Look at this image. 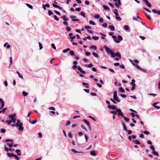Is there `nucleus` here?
I'll return each instance as SVG.
<instances>
[{
    "label": "nucleus",
    "mask_w": 160,
    "mask_h": 160,
    "mask_svg": "<svg viewBox=\"0 0 160 160\" xmlns=\"http://www.w3.org/2000/svg\"><path fill=\"white\" fill-rule=\"evenodd\" d=\"M22 123L21 122L19 119H17V123L16 126L18 127V130L20 131H22L23 130V127H22Z\"/></svg>",
    "instance_id": "nucleus-1"
},
{
    "label": "nucleus",
    "mask_w": 160,
    "mask_h": 160,
    "mask_svg": "<svg viewBox=\"0 0 160 160\" xmlns=\"http://www.w3.org/2000/svg\"><path fill=\"white\" fill-rule=\"evenodd\" d=\"M112 37L113 38L114 41L117 43H119L120 42V41H122L123 39L122 37L120 35H119L118 36V39L117 37L115 35L112 36Z\"/></svg>",
    "instance_id": "nucleus-2"
},
{
    "label": "nucleus",
    "mask_w": 160,
    "mask_h": 160,
    "mask_svg": "<svg viewBox=\"0 0 160 160\" xmlns=\"http://www.w3.org/2000/svg\"><path fill=\"white\" fill-rule=\"evenodd\" d=\"M77 68V69L79 71V72L85 74H86V72L85 71H83L81 68L80 67L76 65H74L72 67V68L73 69H75L76 68Z\"/></svg>",
    "instance_id": "nucleus-3"
},
{
    "label": "nucleus",
    "mask_w": 160,
    "mask_h": 160,
    "mask_svg": "<svg viewBox=\"0 0 160 160\" xmlns=\"http://www.w3.org/2000/svg\"><path fill=\"white\" fill-rule=\"evenodd\" d=\"M113 98L114 100L118 102H120V100L117 96V92L116 91H115L114 92Z\"/></svg>",
    "instance_id": "nucleus-4"
},
{
    "label": "nucleus",
    "mask_w": 160,
    "mask_h": 160,
    "mask_svg": "<svg viewBox=\"0 0 160 160\" xmlns=\"http://www.w3.org/2000/svg\"><path fill=\"white\" fill-rule=\"evenodd\" d=\"M116 57L119 58V59L121 58V56L119 53L118 52H117L116 53H115L114 52H113L112 54L111 57L113 58H114Z\"/></svg>",
    "instance_id": "nucleus-5"
},
{
    "label": "nucleus",
    "mask_w": 160,
    "mask_h": 160,
    "mask_svg": "<svg viewBox=\"0 0 160 160\" xmlns=\"http://www.w3.org/2000/svg\"><path fill=\"white\" fill-rule=\"evenodd\" d=\"M117 112H118V115L119 116H121L122 118H123L124 117V114L120 109H118L117 110Z\"/></svg>",
    "instance_id": "nucleus-6"
},
{
    "label": "nucleus",
    "mask_w": 160,
    "mask_h": 160,
    "mask_svg": "<svg viewBox=\"0 0 160 160\" xmlns=\"http://www.w3.org/2000/svg\"><path fill=\"white\" fill-rule=\"evenodd\" d=\"M105 49L106 51L108 53H109L112 56V55L113 53V52L112 51L111 49L108 47H105Z\"/></svg>",
    "instance_id": "nucleus-7"
},
{
    "label": "nucleus",
    "mask_w": 160,
    "mask_h": 160,
    "mask_svg": "<svg viewBox=\"0 0 160 160\" xmlns=\"http://www.w3.org/2000/svg\"><path fill=\"white\" fill-rule=\"evenodd\" d=\"M70 18L71 19H72V21H79V20L78 19H74V18H76V16H73V15L71 16L70 17Z\"/></svg>",
    "instance_id": "nucleus-8"
},
{
    "label": "nucleus",
    "mask_w": 160,
    "mask_h": 160,
    "mask_svg": "<svg viewBox=\"0 0 160 160\" xmlns=\"http://www.w3.org/2000/svg\"><path fill=\"white\" fill-rule=\"evenodd\" d=\"M84 28L86 29H88V32L90 33H93L92 31L90 30H89V29H91V28L89 26H86L84 27Z\"/></svg>",
    "instance_id": "nucleus-9"
},
{
    "label": "nucleus",
    "mask_w": 160,
    "mask_h": 160,
    "mask_svg": "<svg viewBox=\"0 0 160 160\" xmlns=\"http://www.w3.org/2000/svg\"><path fill=\"white\" fill-rule=\"evenodd\" d=\"M0 102L1 103V105L0 107V109H2V108H3L4 106V103L3 100L0 98Z\"/></svg>",
    "instance_id": "nucleus-10"
},
{
    "label": "nucleus",
    "mask_w": 160,
    "mask_h": 160,
    "mask_svg": "<svg viewBox=\"0 0 160 160\" xmlns=\"http://www.w3.org/2000/svg\"><path fill=\"white\" fill-rule=\"evenodd\" d=\"M117 2L118 3H115V5L118 8H119L121 5L120 0H118Z\"/></svg>",
    "instance_id": "nucleus-11"
},
{
    "label": "nucleus",
    "mask_w": 160,
    "mask_h": 160,
    "mask_svg": "<svg viewBox=\"0 0 160 160\" xmlns=\"http://www.w3.org/2000/svg\"><path fill=\"white\" fill-rule=\"evenodd\" d=\"M143 2L145 3L146 5L149 8L151 7V5L150 4L148 0H143Z\"/></svg>",
    "instance_id": "nucleus-12"
},
{
    "label": "nucleus",
    "mask_w": 160,
    "mask_h": 160,
    "mask_svg": "<svg viewBox=\"0 0 160 160\" xmlns=\"http://www.w3.org/2000/svg\"><path fill=\"white\" fill-rule=\"evenodd\" d=\"M52 6H53V7L54 8H58L60 10H62V8L61 7L57 5H56L55 4H54V3H53L52 4Z\"/></svg>",
    "instance_id": "nucleus-13"
},
{
    "label": "nucleus",
    "mask_w": 160,
    "mask_h": 160,
    "mask_svg": "<svg viewBox=\"0 0 160 160\" xmlns=\"http://www.w3.org/2000/svg\"><path fill=\"white\" fill-rule=\"evenodd\" d=\"M159 103V102H155L153 104L152 106L154 107L155 108L159 109L160 108V106H157L156 105L158 104Z\"/></svg>",
    "instance_id": "nucleus-14"
},
{
    "label": "nucleus",
    "mask_w": 160,
    "mask_h": 160,
    "mask_svg": "<svg viewBox=\"0 0 160 160\" xmlns=\"http://www.w3.org/2000/svg\"><path fill=\"white\" fill-rule=\"evenodd\" d=\"M108 107L109 109L113 110H115L116 109V107L114 105H109Z\"/></svg>",
    "instance_id": "nucleus-15"
},
{
    "label": "nucleus",
    "mask_w": 160,
    "mask_h": 160,
    "mask_svg": "<svg viewBox=\"0 0 160 160\" xmlns=\"http://www.w3.org/2000/svg\"><path fill=\"white\" fill-rule=\"evenodd\" d=\"M16 116V114L15 113H13L12 115L10 114L8 116V118H11V119L14 118Z\"/></svg>",
    "instance_id": "nucleus-16"
},
{
    "label": "nucleus",
    "mask_w": 160,
    "mask_h": 160,
    "mask_svg": "<svg viewBox=\"0 0 160 160\" xmlns=\"http://www.w3.org/2000/svg\"><path fill=\"white\" fill-rule=\"evenodd\" d=\"M83 121L88 126L89 128H90V123L86 119H84L83 120Z\"/></svg>",
    "instance_id": "nucleus-17"
},
{
    "label": "nucleus",
    "mask_w": 160,
    "mask_h": 160,
    "mask_svg": "<svg viewBox=\"0 0 160 160\" xmlns=\"http://www.w3.org/2000/svg\"><path fill=\"white\" fill-rule=\"evenodd\" d=\"M71 151L73 152L74 153H83L84 152H83L82 151H80V152H78L76 150L74 149H71Z\"/></svg>",
    "instance_id": "nucleus-18"
},
{
    "label": "nucleus",
    "mask_w": 160,
    "mask_h": 160,
    "mask_svg": "<svg viewBox=\"0 0 160 160\" xmlns=\"http://www.w3.org/2000/svg\"><path fill=\"white\" fill-rule=\"evenodd\" d=\"M62 18L65 21H67L69 20L68 18H67L65 16H62Z\"/></svg>",
    "instance_id": "nucleus-19"
},
{
    "label": "nucleus",
    "mask_w": 160,
    "mask_h": 160,
    "mask_svg": "<svg viewBox=\"0 0 160 160\" xmlns=\"http://www.w3.org/2000/svg\"><path fill=\"white\" fill-rule=\"evenodd\" d=\"M132 142L136 144L139 145L140 144V142L138 140H133Z\"/></svg>",
    "instance_id": "nucleus-20"
},
{
    "label": "nucleus",
    "mask_w": 160,
    "mask_h": 160,
    "mask_svg": "<svg viewBox=\"0 0 160 160\" xmlns=\"http://www.w3.org/2000/svg\"><path fill=\"white\" fill-rule=\"evenodd\" d=\"M15 152L18 156H20L21 155V152L20 150L16 149Z\"/></svg>",
    "instance_id": "nucleus-21"
},
{
    "label": "nucleus",
    "mask_w": 160,
    "mask_h": 160,
    "mask_svg": "<svg viewBox=\"0 0 160 160\" xmlns=\"http://www.w3.org/2000/svg\"><path fill=\"white\" fill-rule=\"evenodd\" d=\"M135 81L134 79H133L132 80V82L131 84L132 86H135L136 85L135 84Z\"/></svg>",
    "instance_id": "nucleus-22"
},
{
    "label": "nucleus",
    "mask_w": 160,
    "mask_h": 160,
    "mask_svg": "<svg viewBox=\"0 0 160 160\" xmlns=\"http://www.w3.org/2000/svg\"><path fill=\"white\" fill-rule=\"evenodd\" d=\"M122 125L123 127V129L126 131H128V129L127 128L126 126V125L124 123H122Z\"/></svg>",
    "instance_id": "nucleus-23"
},
{
    "label": "nucleus",
    "mask_w": 160,
    "mask_h": 160,
    "mask_svg": "<svg viewBox=\"0 0 160 160\" xmlns=\"http://www.w3.org/2000/svg\"><path fill=\"white\" fill-rule=\"evenodd\" d=\"M9 62L10 64L9 66V67H10L12 65V59L11 57H10L9 58Z\"/></svg>",
    "instance_id": "nucleus-24"
},
{
    "label": "nucleus",
    "mask_w": 160,
    "mask_h": 160,
    "mask_svg": "<svg viewBox=\"0 0 160 160\" xmlns=\"http://www.w3.org/2000/svg\"><path fill=\"white\" fill-rule=\"evenodd\" d=\"M123 29L125 30L128 31L129 29V27L128 25H125L124 26Z\"/></svg>",
    "instance_id": "nucleus-25"
},
{
    "label": "nucleus",
    "mask_w": 160,
    "mask_h": 160,
    "mask_svg": "<svg viewBox=\"0 0 160 160\" xmlns=\"http://www.w3.org/2000/svg\"><path fill=\"white\" fill-rule=\"evenodd\" d=\"M90 154L93 156H95L96 155V153L94 151H92L90 152Z\"/></svg>",
    "instance_id": "nucleus-26"
},
{
    "label": "nucleus",
    "mask_w": 160,
    "mask_h": 160,
    "mask_svg": "<svg viewBox=\"0 0 160 160\" xmlns=\"http://www.w3.org/2000/svg\"><path fill=\"white\" fill-rule=\"evenodd\" d=\"M100 34L102 35V36L101 37V38L103 39H105L106 40V38H105V37H106V35L105 34H104L103 33H100Z\"/></svg>",
    "instance_id": "nucleus-27"
},
{
    "label": "nucleus",
    "mask_w": 160,
    "mask_h": 160,
    "mask_svg": "<svg viewBox=\"0 0 160 160\" xmlns=\"http://www.w3.org/2000/svg\"><path fill=\"white\" fill-rule=\"evenodd\" d=\"M103 7L104 8V9H105V10H108V11L110 10L109 8L108 7V6H106V5H103Z\"/></svg>",
    "instance_id": "nucleus-28"
},
{
    "label": "nucleus",
    "mask_w": 160,
    "mask_h": 160,
    "mask_svg": "<svg viewBox=\"0 0 160 160\" xmlns=\"http://www.w3.org/2000/svg\"><path fill=\"white\" fill-rule=\"evenodd\" d=\"M109 28L112 31H114L115 30V28L113 26L110 25L109 26Z\"/></svg>",
    "instance_id": "nucleus-29"
},
{
    "label": "nucleus",
    "mask_w": 160,
    "mask_h": 160,
    "mask_svg": "<svg viewBox=\"0 0 160 160\" xmlns=\"http://www.w3.org/2000/svg\"><path fill=\"white\" fill-rule=\"evenodd\" d=\"M82 85L83 86H86V87H85V88H88V83L83 82L82 83Z\"/></svg>",
    "instance_id": "nucleus-30"
},
{
    "label": "nucleus",
    "mask_w": 160,
    "mask_h": 160,
    "mask_svg": "<svg viewBox=\"0 0 160 160\" xmlns=\"http://www.w3.org/2000/svg\"><path fill=\"white\" fill-rule=\"evenodd\" d=\"M70 50V49L69 48H68L66 49H64L62 51V52L63 53H66L68 52Z\"/></svg>",
    "instance_id": "nucleus-31"
},
{
    "label": "nucleus",
    "mask_w": 160,
    "mask_h": 160,
    "mask_svg": "<svg viewBox=\"0 0 160 160\" xmlns=\"http://www.w3.org/2000/svg\"><path fill=\"white\" fill-rule=\"evenodd\" d=\"M90 48L91 49H94L96 50H97V47L95 46L92 45L90 46Z\"/></svg>",
    "instance_id": "nucleus-32"
},
{
    "label": "nucleus",
    "mask_w": 160,
    "mask_h": 160,
    "mask_svg": "<svg viewBox=\"0 0 160 160\" xmlns=\"http://www.w3.org/2000/svg\"><path fill=\"white\" fill-rule=\"evenodd\" d=\"M6 122L7 123L8 125H10L11 124L12 122L11 121V120L10 119L9 120H6Z\"/></svg>",
    "instance_id": "nucleus-33"
},
{
    "label": "nucleus",
    "mask_w": 160,
    "mask_h": 160,
    "mask_svg": "<svg viewBox=\"0 0 160 160\" xmlns=\"http://www.w3.org/2000/svg\"><path fill=\"white\" fill-rule=\"evenodd\" d=\"M132 65L133 66H135V67L138 69L140 70L141 69V68L138 65H136L135 63L132 64Z\"/></svg>",
    "instance_id": "nucleus-34"
},
{
    "label": "nucleus",
    "mask_w": 160,
    "mask_h": 160,
    "mask_svg": "<svg viewBox=\"0 0 160 160\" xmlns=\"http://www.w3.org/2000/svg\"><path fill=\"white\" fill-rule=\"evenodd\" d=\"M16 73L18 74V77L22 79H23V76L22 75L20 74V73L18 71L16 72Z\"/></svg>",
    "instance_id": "nucleus-35"
},
{
    "label": "nucleus",
    "mask_w": 160,
    "mask_h": 160,
    "mask_svg": "<svg viewBox=\"0 0 160 160\" xmlns=\"http://www.w3.org/2000/svg\"><path fill=\"white\" fill-rule=\"evenodd\" d=\"M26 5L29 8H30V9L33 8V7L31 5H30L29 4H28V3H26Z\"/></svg>",
    "instance_id": "nucleus-36"
},
{
    "label": "nucleus",
    "mask_w": 160,
    "mask_h": 160,
    "mask_svg": "<svg viewBox=\"0 0 160 160\" xmlns=\"http://www.w3.org/2000/svg\"><path fill=\"white\" fill-rule=\"evenodd\" d=\"M119 91L122 93H124L125 92V90L124 89H123L121 87L119 88Z\"/></svg>",
    "instance_id": "nucleus-37"
},
{
    "label": "nucleus",
    "mask_w": 160,
    "mask_h": 160,
    "mask_svg": "<svg viewBox=\"0 0 160 160\" xmlns=\"http://www.w3.org/2000/svg\"><path fill=\"white\" fill-rule=\"evenodd\" d=\"M69 53L72 56H75V54H74V52L72 51H71L69 52Z\"/></svg>",
    "instance_id": "nucleus-38"
},
{
    "label": "nucleus",
    "mask_w": 160,
    "mask_h": 160,
    "mask_svg": "<svg viewBox=\"0 0 160 160\" xmlns=\"http://www.w3.org/2000/svg\"><path fill=\"white\" fill-rule=\"evenodd\" d=\"M22 94L23 96H27L28 95V92H27L24 91H23L22 92Z\"/></svg>",
    "instance_id": "nucleus-39"
},
{
    "label": "nucleus",
    "mask_w": 160,
    "mask_h": 160,
    "mask_svg": "<svg viewBox=\"0 0 160 160\" xmlns=\"http://www.w3.org/2000/svg\"><path fill=\"white\" fill-rule=\"evenodd\" d=\"M92 54L95 58H98L99 57V56L98 55V54L95 52H92Z\"/></svg>",
    "instance_id": "nucleus-40"
},
{
    "label": "nucleus",
    "mask_w": 160,
    "mask_h": 160,
    "mask_svg": "<svg viewBox=\"0 0 160 160\" xmlns=\"http://www.w3.org/2000/svg\"><path fill=\"white\" fill-rule=\"evenodd\" d=\"M6 132L5 129L4 128H2L0 130V132L3 133H4Z\"/></svg>",
    "instance_id": "nucleus-41"
},
{
    "label": "nucleus",
    "mask_w": 160,
    "mask_h": 160,
    "mask_svg": "<svg viewBox=\"0 0 160 160\" xmlns=\"http://www.w3.org/2000/svg\"><path fill=\"white\" fill-rule=\"evenodd\" d=\"M124 119L125 120V121L126 122H128L129 121V119L128 118H127L125 117L124 116L123 117Z\"/></svg>",
    "instance_id": "nucleus-42"
},
{
    "label": "nucleus",
    "mask_w": 160,
    "mask_h": 160,
    "mask_svg": "<svg viewBox=\"0 0 160 160\" xmlns=\"http://www.w3.org/2000/svg\"><path fill=\"white\" fill-rule=\"evenodd\" d=\"M7 154L8 156L9 157H14V154L13 153H8Z\"/></svg>",
    "instance_id": "nucleus-43"
},
{
    "label": "nucleus",
    "mask_w": 160,
    "mask_h": 160,
    "mask_svg": "<svg viewBox=\"0 0 160 160\" xmlns=\"http://www.w3.org/2000/svg\"><path fill=\"white\" fill-rule=\"evenodd\" d=\"M29 122L30 123L33 124L36 123L37 122V120H34L32 122L30 120H29Z\"/></svg>",
    "instance_id": "nucleus-44"
},
{
    "label": "nucleus",
    "mask_w": 160,
    "mask_h": 160,
    "mask_svg": "<svg viewBox=\"0 0 160 160\" xmlns=\"http://www.w3.org/2000/svg\"><path fill=\"white\" fill-rule=\"evenodd\" d=\"M144 14H145L146 17H147V18L149 20H151V18H150V16H149V15H148L147 13L146 12H145L144 13Z\"/></svg>",
    "instance_id": "nucleus-45"
},
{
    "label": "nucleus",
    "mask_w": 160,
    "mask_h": 160,
    "mask_svg": "<svg viewBox=\"0 0 160 160\" xmlns=\"http://www.w3.org/2000/svg\"><path fill=\"white\" fill-rule=\"evenodd\" d=\"M92 38L95 40H97L99 39V38L97 36H92Z\"/></svg>",
    "instance_id": "nucleus-46"
},
{
    "label": "nucleus",
    "mask_w": 160,
    "mask_h": 160,
    "mask_svg": "<svg viewBox=\"0 0 160 160\" xmlns=\"http://www.w3.org/2000/svg\"><path fill=\"white\" fill-rule=\"evenodd\" d=\"M115 18L118 21H120L121 20V18L119 17L116 16Z\"/></svg>",
    "instance_id": "nucleus-47"
},
{
    "label": "nucleus",
    "mask_w": 160,
    "mask_h": 160,
    "mask_svg": "<svg viewBox=\"0 0 160 160\" xmlns=\"http://www.w3.org/2000/svg\"><path fill=\"white\" fill-rule=\"evenodd\" d=\"M80 15L83 17L84 18H85V14L84 12H80Z\"/></svg>",
    "instance_id": "nucleus-48"
},
{
    "label": "nucleus",
    "mask_w": 160,
    "mask_h": 160,
    "mask_svg": "<svg viewBox=\"0 0 160 160\" xmlns=\"http://www.w3.org/2000/svg\"><path fill=\"white\" fill-rule=\"evenodd\" d=\"M39 49L40 50L42 49L43 48L42 44L40 42H39Z\"/></svg>",
    "instance_id": "nucleus-49"
},
{
    "label": "nucleus",
    "mask_w": 160,
    "mask_h": 160,
    "mask_svg": "<svg viewBox=\"0 0 160 160\" xmlns=\"http://www.w3.org/2000/svg\"><path fill=\"white\" fill-rule=\"evenodd\" d=\"M89 23L91 25H95V23L93 21H90L89 22Z\"/></svg>",
    "instance_id": "nucleus-50"
},
{
    "label": "nucleus",
    "mask_w": 160,
    "mask_h": 160,
    "mask_svg": "<svg viewBox=\"0 0 160 160\" xmlns=\"http://www.w3.org/2000/svg\"><path fill=\"white\" fill-rule=\"evenodd\" d=\"M54 18L55 20L57 21H58L59 20V18L57 17L56 15H54L53 17Z\"/></svg>",
    "instance_id": "nucleus-51"
},
{
    "label": "nucleus",
    "mask_w": 160,
    "mask_h": 160,
    "mask_svg": "<svg viewBox=\"0 0 160 160\" xmlns=\"http://www.w3.org/2000/svg\"><path fill=\"white\" fill-rule=\"evenodd\" d=\"M153 154L154 155L157 156H159L158 153L157 152L155 151L153 152Z\"/></svg>",
    "instance_id": "nucleus-52"
},
{
    "label": "nucleus",
    "mask_w": 160,
    "mask_h": 160,
    "mask_svg": "<svg viewBox=\"0 0 160 160\" xmlns=\"http://www.w3.org/2000/svg\"><path fill=\"white\" fill-rule=\"evenodd\" d=\"M51 47L54 50L56 49V47L54 44L53 43H52L51 44Z\"/></svg>",
    "instance_id": "nucleus-53"
},
{
    "label": "nucleus",
    "mask_w": 160,
    "mask_h": 160,
    "mask_svg": "<svg viewBox=\"0 0 160 160\" xmlns=\"http://www.w3.org/2000/svg\"><path fill=\"white\" fill-rule=\"evenodd\" d=\"M84 137L85 139L86 142H88V136L86 134L84 135Z\"/></svg>",
    "instance_id": "nucleus-54"
},
{
    "label": "nucleus",
    "mask_w": 160,
    "mask_h": 160,
    "mask_svg": "<svg viewBox=\"0 0 160 160\" xmlns=\"http://www.w3.org/2000/svg\"><path fill=\"white\" fill-rule=\"evenodd\" d=\"M81 126L83 129L85 130L87 132L88 131L87 129L83 125H81Z\"/></svg>",
    "instance_id": "nucleus-55"
},
{
    "label": "nucleus",
    "mask_w": 160,
    "mask_h": 160,
    "mask_svg": "<svg viewBox=\"0 0 160 160\" xmlns=\"http://www.w3.org/2000/svg\"><path fill=\"white\" fill-rule=\"evenodd\" d=\"M94 18L96 19H98L100 18V15L98 14L94 16Z\"/></svg>",
    "instance_id": "nucleus-56"
},
{
    "label": "nucleus",
    "mask_w": 160,
    "mask_h": 160,
    "mask_svg": "<svg viewBox=\"0 0 160 160\" xmlns=\"http://www.w3.org/2000/svg\"><path fill=\"white\" fill-rule=\"evenodd\" d=\"M6 110V108H3L2 110H0V113H1L2 112L4 113Z\"/></svg>",
    "instance_id": "nucleus-57"
},
{
    "label": "nucleus",
    "mask_w": 160,
    "mask_h": 160,
    "mask_svg": "<svg viewBox=\"0 0 160 160\" xmlns=\"http://www.w3.org/2000/svg\"><path fill=\"white\" fill-rule=\"evenodd\" d=\"M6 142H13V139H7L6 140Z\"/></svg>",
    "instance_id": "nucleus-58"
},
{
    "label": "nucleus",
    "mask_w": 160,
    "mask_h": 160,
    "mask_svg": "<svg viewBox=\"0 0 160 160\" xmlns=\"http://www.w3.org/2000/svg\"><path fill=\"white\" fill-rule=\"evenodd\" d=\"M111 113L113 115H115L117 114V112L116 111H112L111 112Z\"/></svg>",
    "instance_id": "nucleus-59"
},
{
    "label": "nucleus",
    "mask_w": 160,
    "mask_h": 160,
    "mask_svg": "<svg viewBox=\"0 0 160 160\" xmlns=\"http://www.w3.org/2000/svg\"><path fill=\"white\" fill-rule=\"evenodd\" d=\"M54 12L57 14H58V15H59V16H60L61 15V14L59 12H58V11H56V10H54Z\"/></svg>",
    "instance_id": "nucleus-60"
},
{
    "label": "nucleus",
    "mask_w": 160,
    "mask_h": 160,
    "mask_svg": "<svg viewBox=\"0 0 160 160\" xmlns=\"http://www.w3.org/2000/svg\"><path fill=\"white\" fill-rule=\"evenodd\" d=\"M150 148L152 149V151H154L155 149L154 147L153 146H151L150 147Z\"/></svg>",
    "instance_id": "nucleus-61"
},
{
    "label": "nucleus",
    "mask_w": 160,
    "mask_h": 160,
    "mask_svg": "<svg viewBox=\"0 0 160 160\" xmlns=\"http://www.w3.org/2000/svg\"><path fill=\"white\" fill-rule=\"evenodd\" d=\"M17 160H18L20 158H19L16 155H14L13 157Z\"/></svg>",
    "instance_id": "nucleus-62"
},
{
    "label": "nucleus",
    "mask_w": 160,
    "mask_h": 160,
    "mask_svg": "<svg viewBox=\"0 0 160 160\" xmlns=\"http://www.w3.org/2000/svg\"><path fill=\"white\" fill-rule=\"evenodd\" d=\"M4 86H5V87H6L8 86V84L7 81L6 80L4 82Z\"/></svg>",
    "instance_id": "nucleus-63"
},
{
    "label": "nucleus",
    "mask_w": 160,
    "mask_h": 160,
    "mask_svg": "<svg viewBox=\"0 0 160 160\" xmlns=\"http://www.w3.org/2000/svg\"><path fill=\"white\" fill-rule=\"evenodd\" d=\"M143 133L146 135H148L150 134L149 132L148 131H145L143 132Z\"/></svg>",
    "instance_id": "nucleus-64"
}]
</instances>
